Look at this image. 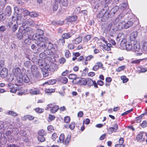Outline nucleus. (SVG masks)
Here are the masks:
<instances>
[{"instance_id":"obj_1","label":"nucleus","mask_w":147,"mask_h":147,"mask_svg":"<svg viewBox=\"0 0 147 147\" xmlns=\"http://www.w3.org/2000/svg\"><path fill=\"white\" fill-rule=\"evenodd\" d=\"M108 6H106L102 9L97 15L98 18H101V20L102 22H105L108 19L112 17L114 15L119 9L117 6L114 7L110 11L108 9Z\"/></svg>"},{"instance_id":"obj_2","label":"nucleus","mask_w":147,"mask_h":147,"mask_svg":"<svg viewBox=\"0 0 147 147\" xmlns=\"http://www.w3.org/2000/svg\"><path fill=\"white\" fill-rule=\"evenodd\" d=\"M18 17L16 15L15 16H13L11 21L9 22L7 25V26L11 28L13 32H15L18 28Z\"/></svg>"},{"instance_id":"obj_3","label":"nucleus","mask_w":147,"mask_h":147,"mask_svg":"<svg viewBox=\"0 0 147 147\" xmlns=\"http://www.w3.org/2000/svg\"><path fill=\"white\" fill-rule=\"evenodd\" d=\"M133 22L131 21H129L127 22L123 21L120 22L118 25L117 28L119 30H121L123 29H126L132 26Z\"/></svg>"},{"instance_id":"obj_4","label":"nucleus","mask_w":147,"mask_h":147,"mask_svg":"<svg viewBox=\"0 0 147 147\" xmlns=\"http://www.w3.org/2000/svg\"><path fill=\"white\" fill-rule=\"evenodd\" d=\"M116 41L119 43L120 46H123V44L126 42L124 34L122 32H120L117 35L116 38Z\"/></svg>"},{"instance_id":"obj_5","label":"nucleus","mask_w":147,"mask_h":147,"mask_svg":"<svg viewBox=\"0 0 147 147\" xmlns=\"http://www.w3.org/2000/svg\"><path fill=\"white\" fill-rule=\"evenodd\" d=\"M38 48L37 50L38 51H43L45 49H47V42H42L38 41L36 43Z\"/></svg>"},{"instance_id":"obj_6","label":"nucleus","mask_w":147,"mask_h":147,"mask_svg":"<svg viewBox=\"0 0 147 147\" xmlns=\"http://www.w3.org/2000/svg\"><path fill=\"white\" fill-rule=\"evenodd\" d=\"M121 49H125V48L127 51L131 50L133 48L132 43L130 42H127V41L126 42L123 44V46H121Z\"/></svg>"},{"instance_id":"obj_7","label":"nucleus","mask_w":147,"mask_h":147,"mask_svg":"<svg viewBox=\"0 0 147 147\" xmlns=\"http://www.w3.org/2000/svg\"><path fill=\"white\" fill-rule=\"evenodd\" d=\"M44 32L42 30L40 29H37L36 33L32 36V38L34 40H37L38 38L40 36L43 35L44 34Z\"/></svg>"},{"instance_id":"obj_8","label":"nucleus","mask_w":147,"mask_h":147,"mask_svg":"<svg viewBox=\"0 0 147 147\" xmlns=\"http://www.w3.org/2000/svg\"><path fill=\"white\" fill-rule=\"evenodd\" d=\"M31 70L33 75L37 77L39 76L40 73L39 72L37 66L36 65H33L31 67Z\"/></svg>"},{"instance_id":"obj_9","label":"nucleus","mask_w":147,"mask_h":147,"mask_svg":"<svg viewBox=\"0 0 147 147\" xmlns=\"http://www.w3.org/2000/svg\"><path fill=\"white\" fill-rule=\"evenodd\" d=\"M17 81L19 83L24 82L26 83H28L30 81V79L27 75L22 76V77L17 79Z\"/></svg>"},{"instance_id":"obj_10","label":"nucleus","mask_w":147,"mask_h":147,"mask_svg":"<svg viewBox=\"0 0 147 147\" xmlns=\"http://www.w3.org/2000/svg\"><path fill=\"white\" fill-rule=\"evenodd\" d=\"M15 76H16L17 80L22 77V73L19 68L17 67L16 68L15 71Z\"/></svg>"},{"instance_id":"obj_11","label":"nucleus","mask_w":147,"mask_h":147,"mask_svg":"<svg viewBox=\"0 0 147 147\" xmlns=\"http://www.w3.org/2000/svg\"><path fill=\"white\" fill-rule=\"evenodd\" d=\"M113 126V127H111L109 128L108 131L109 134H111L113 132H115L117 131L118 128V126L117 124H114Z\"/></svg>"},{"instance_id":"obj_12","label":"nucleus","mask_w":147,"mask_h":147,"mask_svg":"<svg viewBox=\"0 0 147 147\" xmlns=\"http://www.w3.org/2000/svg\"><path fill=\"white\" fill-rule=\"evenodd\" d=\"M7 74V69L6 68H3L0 72V75L1 77L3 78L6 77Z\"/></svg>"},{"instance_id":"obj_13","label":"nucleus","mask_w":147,"mask_h":147,"mask_svg":"<svg viewBox=\"0 0 147 147\" xmlns=\"http://www.w3.org/2000/svg\"><path fill=\"white\" fill-rule=\"evenodd\" d=\"M138 33L137 31H134L131 33L129 36L130 40L133 41L135 40L138 36Z\"/></svg>"},{"instance_id":"obj_14","label":"nucleus","mask_w":147,"mask_h":147,"mask_svg":"<svg viewBox=\"0 0 147 147\" xmlns=\"http://www.w3.org/2000/svg\"><path fill=\"white\" fill-rule=\"evenodd\" d=\"M124 14L123 13H121L115 20L114 22V24H116L119 21H120L124 16Z\"/></svg>"},{"instance_id":"obj_15","label":"nucleus","mask_w":147,"mask_h":147,"mask_svg":"<svg viewBox=\"0 0 147 147\" xmlns=\"http://www.w3.org/2000/svg\"><path fill=\"white\" fill-rule=\"evenodd\" d=\"M77 19V16H72L67 17L66 19V20L67 22H71L75 21Z\"/></svg>"},{"instance_id":"obj_16","label":"nucleus","mask_w":147,"mask_h":147,"mask_svg":"<svg viewBox=\"0 0 147 147\" xmlns=\"http://www.w3.org/2000/svg\"><path fill=\"white\" fill-rule=\"evenodd\" d=\"M143 133L144 132H141L137 135L136 137V139L137 141H140L141 140L142 141H144V138H143Z\"/></svg>"},{"instance_id":"obj_17","label":"nucleus","mask_w":147,"mask_h":147,"mask_svg":"<svg viewBox=\"0 0 147 147\" xmlns=\"http://www.w3.org/2000/svg\"><path fill=\"white\" fill-rule=\"evenodd\" d=\"M39 38H38L37 40H39V41L42 42H47L48 40V38L45 36L42 35L39 37Z\"/></svg>"},{"instance_id":"obj_18","label":"nucleus","mask_w":147,"mask_h":147,"mask_svg":"<svg viewBox=\"0 0 147 147\" xmlns=\"http://www.w3.org/2000/svg\"><path fill=\"white\" fill-rule=\"evenodd\" d=\"M30 92L32 95H36L40 93L39 90L36 88H34L30 90Z\"/></svg>"},{"instance_id":"obj_19","label":"nucleus","mask_w":147,"mask_h":147,"mask_svg":"<svg viewBox=\"0 0 147 147\" xmlns=\"http://www.w3.org/2000/svg\"><path fill=\"white\" fill-rule=\"evenodd\" d=\"M102 64L100 62H97L95 65L94 66L93 69L94 71H96L100 67L102 66Z\"/></svg>"},{"instance_id":"obj_20","label":"nucleus","mask_w":147,"mask_h":147,"mask_svg":"<svg viewBox=\"0 0 147 147\" xmlns=\"http://www.w3.org/2000/svg\"><path fill=\"white\" fill-rule=\"evenodd\" d=\"M82 78L80 77H78L77 78L76 77V78L74 80H73V82L75 84H78L80 83H81L80 84V85L82 84Z\"/></svg>"},{"instance_id":"obj_21","label":"nucleus","mask_w":147,"mask_h":147,"mask_svg":"<svg viewBox=\"0 0 147 147\" xmlns=\"http://www.w3.org/2000/svg\"><path fill=\"white\" fill-rule=\"evenodd\" d=\"M59 107L58 106L55 105L53 106L52 108L50 109L51 113H55L57 111Z\"/></svg>"},{"instance_id":"obj_22","label":"nucleus","mask_w":147,"mask_h":147,"mask_svg":"<svg viewBox=\"0 0 147 147\" xmlns=\"http://www.w3.org/2000/svg\"><path fill=\"white\" fill-rule=\"evenodd\" d=\"M5 12L7 15L9 16L11 13V8L9 6H7L5 9Z\"/></svg>"},{"instance_id":"obj_23","label":"nucleus","mask_w":147,"mask_h":147,"mask_svg":"<svg viewBox=\"0 0 147 147\" xmlns=\"http://www.w3.org/2000/svg\"><path fill=\"white\" fill-rule=\"evenodd\" d=\"M44 51V54L46 55H53V53L52 52L51 49H45Z\"/></svg>"},{"instance_id":"obj_24","label":"nucleus","mask_w":147,"mask_h":147,"mask_svg":"<svg viewBox=\"0 0 147 147\" xmlns=\"http://www.w3.org/2000/svg\"><path fill=\"white\" fill-rule=\"evenodd\" d=\"M16 36L18 39L21 40L23 38L24 36L22 32L19 31L16 34Z\"/></svg>"},{"instance_id":"obj_25","label":"nucleus","mask_w":147,"mask_h":147,"mask_svg":"<svg viewBox=\"0 0 147 147\" xmlns=\"http://www.w3.org/2000/svg\"><path fill=\"white\" fill-rule=\"evenodd\" d=\"M71 36L70 33H65L63 34L62 36V38L64 39H67L70 38Z\"/></svg>"},{"instance_id":"obj_26","label":"nucleus","mask_w":147,"mask_h":147,"mask_svg":"<svg viewBox=\"0 0 147 147\" xmlns=\"http://www.w3.org/2000/svg\"><path fill=\"white\" fill-rule=\"evenodd\" d=\"M61 2L55 1L53 4V10L54 11H56L58 9V3H60Z\"/></svg>"},{"instance_id":"obj_27","label":"nucleus","mask_w":147,"mask_h":147,"mask_svg":"<svg viewBox=\"0 0 147 147\" xmlns=\"http://www.w3.org/2000/svg\"><path fill=\"white\" fill-rule=\"evenodd\" d=\"M82 40V37H79L77 38L76 39L73 40V42L75 44H78L81 42Z\"/></svg>"},{"instance_id":"obj_28","label":"nucleus","mask_w":147,"mask_h":147,"mask_svg":"<svg viewBox=\"0 0 147 147\" xmlns=\"http://www.w3.org/2000/svg\"><path fill=\"white\" fill-rule=\"evenodd\" d=\"M6 77L7 80L9 82H11L14 78L13 75L11 74H7Z\"/></svg>"},{"instance_id":"obj_29","label":"nucleus","mask_w":147,"mask_h":147,"mask_svg":"<svg viewBox=\"0 0 147 147\" xmlns=\"http://www.w3.org/2000/svg\"><path fill=\"white\" fill-rule=\"evenodd\" d=\"M24 36H30V30L29 28H27L25 29H24Z\"/></svg>"},{"instance_id":"obj_30","label":"nucleus","mask_w":147,"mask_h":147,"mask_svg":"<svg viewBox=\"0 0 147 147\" xmlns=\"http://www.w3.org/2000/svg\"><path fill=\"white\" fill-rule=\"evenodd\" d=\"M20 11L22 12L25 16L29 15L30 12L25 8H20Z\"/></svg>"},{"instance_id":"obj_31","label":"nucleus","mask_w":147,"mask_h":147,"mask_svg":"<svg viewBox=\"0 0 147 147\" xmlns=\"http://www.w3.org/2000/svg\"><path fill=\"white\" fill-rule=\"evenodd\" d=\"M59 80L64 84H66L67 82L68 79L65 77H59Z\"/></svg>"},{"instance_id":"obj_32","label":"nucleus","mask_w":147,"mask_h":147,"mask_svg":"<svg viewBox=\"0 0 147 147\" xmlns=\"http://www.w3.org/2000/svg\"><path fill=\"white\" fill-rule=\"evenodd\" d=\"M133 47L136 51H138L140 50V47L138 43L134 44Z\"/></svg>"},{"instance_id":"obj_33","label":"nucleus","mask_w":147,"mask_h":147,"mask_svg":"<svg viewBox=\"0 0 147 147\" xmlns=\"http://www.w3.org/2000/svg\"><path fill=\"white\" fill-rule=\"evenodd\" d=\"M71 136L70 135L68 134L67 135V138H66L65 141H64V144H65V145H67L68 144V143L70 141V140L71 138Z\"/></svg>"},{"instance_id":"obj_34","label":"nucleus","mask_w":147,"mask_h":147,"mask_svg":"<svg viewBox=\"0 0 147 147\" xmlns=\"http://www.w3.org/2000/svg\"><path fill=\"white\" fill-rule=\"evenodd\" d=\"M38 134L39 136H44L46 135V133L44 130L41 129L38 131Z\"/></svg>"},{"instance_id":"obj_35","label":"nucleus","mask_w":147,"mask_h":147,"mask_svg":"<svg viewBox=\"0 0 147 147\" xmlns=\"http://www.w3.org/2000/svg\"><path fill=\"white\" fill-rule=\"evenodd\" d=\"M29 15L32 17H36L38 16V13L34 12H30Z\"/></svg>"},{"instance_id":"obj_36","label":"nucleus","mask_w":147,"mask_h":147,"mask_svg":"<svg viewBox=\"0 0 147 147\" xmlns=\"http://www.w3.org/2000/svg\"><path fill=\"white\" fill-rule=\"evenodd\" d=\"M64 135L63 134H61L59 137V139L61 143H64Z\"/></svg>"},{"instance_id":"obj_37","label":"nucleus","mask_w":147,"mask_h":147,"mask_svg":"<svg viewBox=\"0 0 147 147\" xmlns=\"http://www.w3.org/2000/svg\"><path fill=\"white\" fill-rule=\"evenodd\" d=\"M93 81L90 79H88L87 80V84L88 86L90 87L93 85Z\"/></svg>"},{"instance_id":"obj_38","label":"nucleus","mask_w":147,"mask_h":147,"mask_svg":"<svg viewBox=\"0 0 147 147\" xmlns=\"http://www.w3.org/2000/svg\"><path fill=\"white\" fill-rule=\"evenodd\" d=\"M25 43L27 45H30L31 43V40L30 39V36H28V38L24 40Z\"/></svg>"},{"instance_id":"obj_39","label":"nucleus","mask_w":147,"mask_h":147,"mask_svg":"<svg viewBox=\"0 0 147 147\" xmlns=\"http://www.w3.org/2000/svg\"><path fill=\"white\" fill-rule=\"evenodd\" d=\"M24 65L26 67L28 68L30 67L31 66V63L29 61H26L24 63Z\"/></svg>"},{"instance_id":"obj_40","label":"nucleus","mask_w":147,"mask_h":147,"mask_svg":"<svg viewBox=\"0 0 147 147\" xmlns=\"http://www.w3.org/2000/svg\"><path fill=\"white\" fill-rule=\"evenodd\" d=\"M125 68V66L124 65H123L118 67L116 69V71L117 72H120L123 70Z\"/></svg>"},{"instance_id":"obj_41","label":"nucleus","mask_w":147,"mask_h":147,"mask_svg":"<svg viewBox=\"0 0 147 147\" xmlns=\"http://www.w3.org/2000/svg\"><path fill=\"white\" fill-rule=\"evenodd\" d=\"M37 138L38 140L40 142H43L45 140V138L44 136H38Z\"/></svg>"},{"instance_id":"obj_42","label":"nucleus","mask_w":147,"mask_h":147,"mask_svg":"<svg viewBox=\"0 0 147 147\" xmlns=\"http://www.w3.org/2000/svg\"><path fill=\"white\" fill-rule=\"evenodd\" d=\"M9 115H11L13 116H16L17 115V113L13 111H9L7 112Z\"/></svg>"},{"instance_id":"obj_43","label":"nucleus","mask_w":147,"mask_h":147,"mask_svg":"<svg viewBox=\"0 0 147 147\" xmlns=\"http://www.w3.org/2000/svg\"><path fill=\"white\" fill-rule=\"evenodd\" d=\"M140 69L138 70L137 72L139 73H144L147 71V69L144 68H140Z\"/></svg>"},{"instance_id":"obj_44","label":"nucleus","mask_w":147,"mask_h":147,"mask_svg":"<svg viewBox=\"0 0 147 147\" xmlns=\"http://www.w3.org/2000/svg\"><path fill=\"white\" fill-rule=\"evenodd\" d=\"M35 110L36 112L40 113H43L44 111V109L41 108H40L39 107L36 108L35 109Z\"/></svg>"},{"instance_id":"obj_45","label":"nucleus","mask_w":147,"mask_h":147,"mask_svg":"<svg viewBox=\"0 0 147 147\" xmlns=\"http://www.w3.org/2000/svg\"><path fill=\"white\" fill-rule=\"evenodd\" d=\"M53 45L51 42H47V49H51L53 48Z\"/></svg>"},{"instance_id":"obj_46","label":"nucleus","mask_w":147,"mask_h":147,"mask_svg":"<svg viewBox=\"0 0 147 147\" xmlns=\"http://www.w3.org/2000/svg\"><path fill=\"white\" fill-rule=\"evenodd\" d=\"M121 79L122 80L123 83H126L128 80V79L127 78H126V77L124 76H121Z\"/></svg>"},{"instance_id":"obj_47","label":"nucleus","mask_w":147,"mask_h":147,"mask_svg":"<svg viewBox=\"0 0 147 147\" xmlns=\"http://www.w3.org/2000/svg\"><path fill=\"white\" fill-rule=\"evenodd\" d=\"M143 50L147 52V42H145L143 44Z\"/></svg>"},{"instance_id":"obj_48","label":"nucleus","mask_w":147,"mask_h":147,"mask_svg":"<svg viewBox=\"0 0 147 147\" xmlns=\"http://www.w3.org/2000/svg\"><path fill=\"white\" fill-rule=\"evenodd\" d=\"M58 43L61 45H63L65 42V40L63 38L60 39L58 40Z\"/></svg>"},{"instance_id":"obj_49","label":"nucleus","mask_w":147,"mask_h":147,"mask_svg":"<svg viewBox=\"0 0 147 147\" xmlns=\"http://www.w3.org/2000/svg\"><path fill=\"white\" fill-rule=\"evenodd\" d=\"M91 38V36L90 35H86L84 38V41L86 42L89 40Z\"/></svg>"},{"instance_id":"obj_50","label":"nucleus","mask_w":147,"mask_h":147,"mask_svg":"<svg viewBox=\"0 0 147 147\" xmlns=\"http://www.w3.org/2000/svg\"><path fill=\"white\" fill-rule=\"evenodd\" d=\"M76 76V74H70L69 76V79L73 80H74L75 79Z\"/></svg>"},{"instance_id":"obj_51","label":"nucleus","mask_w":147,"mask_h":147,"mask_svg":"<svg viewBox=\"0 0 147 147\" xmlns=\"http://www.w3.org/2000/svg\"><path fill=\"white\" fill-rule=\"evenodd\" d=\"M61 1L63 6L65 7L67 6L68 3L67 0H61Z\"/></svg>"},{"instance_id":"obj_52","label":"nucleus","mask_w":147,"mask_h":147,"mask_svg":"<svg viewBox=\"0 0 147 147\" xmlns=\"http://www.w3.org/2000/svg\"><path fill=\"white\" fill-rule=\"evenodd\" d=\"M55 118V117L53 115L49 114V121H52L54 120Z\"/></svg>"},{"instance_id":"obj_53","label":"nucleus","mask_w":147,"mask_h":147,"mask_svg":"<svg viewBox=\"0 0 147 147\" xmlns=\"http://www.w3.org/2000/svg\"><path fill=\"white\" fill-rule=\"evenodd\" d=\"M65 56L66 58H68L71 56V53L67 50H66L65 52Z\"/></svg>"},{"instance_id":"obj_54","label":"nucleus","mask_w":147,"mask_h":147,"mask_svg":"<svg viewBox=\"0 0 147 147\" xmlns=\"http://www.w3.org/2000/svg\"><path fill=\"white\" fill-rule=\"evenodd\" d=\"M65 61V59L64 57L61 58L59 60V62L60 64H63Z\"/></svg>"},{"instance_id":"obj_55","label":"nucleus","mask_w":147,"mask_h":147,"mask_svg":"<svg viewBox=\"0 0 147 147\" xmlns=\"http://www.w3.org/2000/svg\"><path fill=\"white\" fill-rule=\"evenodd\" d=\"M27 24H28L30 26H31L34 25V23L33 21L31 20H29L28 21H27Z\"/></svg>"},{"instance_id":"obj_56","label":"nucleus","mask_w":147,"mask_h":147,"mask_svg":"<svg viewBox=\"0 0 147 147\" xmlns=\"http://www.w3.org/2000/svg\"><path fill=\"white\" fill-rule=\"evenodd\" d=\"M75 123L74 122H72L71 123L70 125H69V127L71 129L73 130L74 129L75 127Z\"/></svg>"},{"instance_id":"obj_57","label":"nucleus","mask_w":147,"mask_h":147,"mask_svg":"<svg viewBox=\"0 0 147 147\" xmlns=\"http://www.w3.org/2000/svg\"><path fill=\"white\" fill-rule=\"evenodd\" d=\"M127 3L125 2V3H123L121 5V7L122 9V8H125L126 9L127 7Z\"/></svg>"},{"instance_id":"obj_58","label":"nucleus","mask_w":147,"mask_h":147,"mask_svg":"<svg viewBox=\"0 0 147 147\" xmlns=\"http://www.w3.org/2000/svg\"><path fill=\"white\" fill-rule=\"evenodd\" d=\"M26 118L29 120H32L34 119V117L29 115H27L26 116Z\"/></svg>"},{"instance_id":"obj_59","label":"nucleus","mask_w":147,"mask_h":147,"mask_svg":"<svg viewBox=\"0 0 147 147\" xmlns=\"http://www.w3.org/2000/svg\"><path fill=\"white\" fill-rule=\"evenodd\" d=\"M48 130L52 132L54 130V127L51 125H49L47 127Z\"/></svg>"},{"instance_id":"obj_60","label":"nucleus","mask_w":147,"mask_h":147,"mask_svg":"<svg viewBox=\"0 0 147 147\" xmlns=\"http://www.w3.org/2000/svg\"><path fill=\"white\" fill-rule=\"evenodd\" d=\"M93 56L92 55L88 56L86 57L85 61H90L93 58Z\"/></svg>"},{"instance_id":"obj_61","label":"nucleus","mask_w":147,"mask_h":147,"mask_svg":"<svg viewBox=\"0 0 147 147\" xmlns=\"http://www.w3.org/2000/svg\"><path fill=\"white\" fill-rule=\"evenodd\" d=\"M90 120L88 119H86L83 120V124L84 123L86 125L88 124L89 123Z\"/></svg>"},{"instance_id":"obj_62","label":"nucleus","mask_w":147,"mask_h":147,"mask_svg":"<svg viewBox=\"0 0 147 147\" xmlns=\"http://www.w3.org/2000/svg\"><path fill=\"white\" fill-rule=\"evenodd\" d=\"M43 75L44 77H47L49 75V73L47 70L44 71L43 72Z\"/></svg>"},{"instance_id":"obj_63","label":"nucleus","mask_w":147,"mask_h":147,"mask_svg":"<svg viewBox=\"0 0 147 147\" xmlns=\"http://www.w3.org/2000/svg\"><path fill=\"white\" fill-rule=\"evenodd\" d=\"M57 137V134L55 133H54L52 136V139L53 140H55L56 138Z\"/></svg>"},{"instance_id":"obj_64","label":"nucleus","mask_w":147,"mask_h":147,"mask_svg":"<svg viewBox=\"0 0 147 147\" xmlns=\"http://www.w3.org/2000/svg\"><path fill=\"white\" fill-rule=\"evenodd\" d=\"M70 120V118L68 116H66L64 118V121L66 123H68L69 122Z\"/></svg>"}]
</instances>
